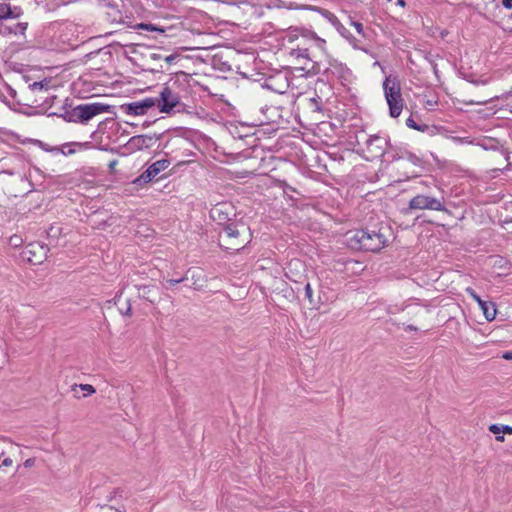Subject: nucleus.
Listing matches in <instances>:
<instances>
[{"instance_id": "nucleus-2", "label": "nucleus", "mask_w": 512, "mask_h": 512, "mask_svg": "<svg viewBox=\"0 0 512 512\" xmlns=\"http://www.w3.org/2000/svg\"><path fill=\"white\" fill-rule=\"evenodd\" d=\"M249 229L243 225H227L219 235L222 247L227 250H239L249 241Z\"/></svg>"}, {"instance_id": "nucleus-24", "label": "nucleus", "mask_w": 512, "mask_h": 512, "mask_svg": "<svg viewBox=\"0 0 512 512\" xmlns=\"http://www.w3.org/2000/svg\"><path fill=\"white\" fill-rule=\"evenodd\" d=\"M406 124L410 128L419 130V127L417 126V124L415 123V121L412 118H408L407 121H406Z\"/></svg>"}, {"instance_id": "nucleus-30", "label": "nucleus", "mask_w": 512, "mask_h": 512, "mask_svg": "<svg viewBox=\"0 0 512 512\" xmlns=\"http://www.w3.org/2000/svg\"><path fill=\"white\" fill-rule=\"evenodd\" d=\"M474 83L477 84V85H479V84L486 85L488 83V79L481 80V81H475Z\"/></svg>"}, {"instance_id": "nucleus-27", "label": "nucleus", "mask_w": 512, "mask_h": 512, "mask_svg": "<svg viewBox=\"0 0 512 512\" xmlns=\"http://www.w3.org/2000/svg\"><path fill=\"white\" fill-rule=\"evenodd\" d=\"M502 5L507 9H512V0H502Z\"/></svg>"}, {"instance_id": "nucleus-18", "label": "nucleus", "mask_w": 512, "mask_h": 512, "mask_svg": "<svg viewBox=\"0 0 512 512\" xmlns=\"http://www.w3.org/2000/svg\"><path fill=\"white\" fill-rule=\"evenodd\" d=\"M333 68L335 69V71H333V73L338 72L339 76L344 81H350L351 71L347 67L343 66L342 64H336L333 66Z\"/></svg>"}, {"instance_id": "nucleus-21", "label": "nucleus", "mask_w": 512, "mask_h": 512, "mask_svg": "<svg viewBox=\"0 0 512 512\" xmlns=\"http://www.w3.org/2000/svg\"><path fill=\"white\" fill-rule=\"evenodd\" d=\"M305 295L309 299V301H312L313 290L310 283H307L305 286Z\"/></svg>"}, {"instance_id": "nucleus-9", "label": "nucleus", "mask_w": 512, "mask_h": 512, "mask_svg": "<svg viewBox=\"0 0 512 512\" xmlns=\"http://www.w3.org/2000/svg\"><path fill=\"white\" fill-rule=\"evenodd\" d=\"M466 292L478 303L485 319L489 322L493 321L497 314L496 305L482 300L471 287H467Z\"/></svg>"}, {"instance_id": "nucleus-31", "label": "nucleus", "mask_w": 512, "mask_h": 512, "mask_svg": "<svg viewBox=\"0 0 512 512\" xmlns=\"http://www.w3.org/2000/svg\"><path fill=\"white\" fill-rule=\"evenodd\" d=\"M175 59V56L170 55L165 58L166 62L171 63Z\"/></svg>"}, {"instance_id": "nucleus-25", "label": "nucleus", "mask_w": 512, "mask_h": 512, "mask_svg": "<svg viewBox=\"0 0 512 512\" xmlns=\"http://www.w3.org/2000/svg\"><path fill=\"white\" fill-rule=\"evenodd\" d=\"M20 242H21V240L17 236H13L10 238V243L13 244L14 246H18L20 244Z\"/></svg>"}, {"instance_id": "nucleus-32", "label": "nucleus", "mask_w": 512, "mask_h": 512, "mask_svg": "<svg viewBox=\"0 0 512 512\" xmlns=\"http://www.w3.org/2000/svg\"><path fill=\"white\" fill-rule=\"evenodd\" d=\"M397 4L401 7H405L406 3L404 0H397Z\"/></svg>"}, {"instance_id": "nucleus-23", "label": "nucleus", "mask_w": 512, "mask_h": 512, "mask_svg": "<svg viewBox=\"0 0 512 512\" xmlns=\"http://www.w3.org/2000/svg\"><path fill=\"white\" fill-rule=\"evenodd\" d=\"M35 458H28L24 461L23 465L25 468H31L35 465Z\"/></svg>"}, {"instance_id": "nucleus-11", "label": "nucleus", "mask_w": 512, "mask_h": 512, "mask_svg": "<svg viewBox=\"0 0 512 512\" xmlns=\"http://www.w3.org/2000/svg\"><path fill=\"white\" fill-rule=\"evenodd\" d=\"M302 33H303V30L292 29L287 33L286 38H287V41L290 43H292L294 41H299V44H298L299 51L301 50L300 47L302 46L303 58L308 59L309 58L308 50L310 47H312V42H311V40L304 41L302 39Z\"/></svg>"}, {"instance_id": "nucleus-20", "label": "nucleus", "mask_w": 512, "mask_h": 512, "mask_svg": "<svg viewBox=\"0 0 512 512\" xmlns=\"http://www.w3.org/2000/svg\"><path fill=\"white\" fill-rule=\"evenodd\" d=\"M26 29H27V23H17L15 25L14 29H10V32L15 33V34H17V33L23 34Z\"/></svg>"}, {"instance_id": "nucleus-10", "label": "nucleus", "mask_w": 512, "mask_h": 512, "mask_svg": "<svg viewBox=\"0 0 512 512\" xmlns=\"http://www.w3.org/2000/svg\"><path fill=\"white\" fill-rule=\"evenodd\" d=\"M158 102L160 111L163 113H169L174 107H176L179 100L178 97L168 87H165L160 92V99Z\"/></svg>"}, {"instance_id": "nucleus-33", "label": "nucleus", "mask_w": 512, "mask_h": 512, "mask_svg": "<svg viewBox=\"0 0 512 512\" xmlns=\"http://www.w3.org/2000/svg\"><path fill=\"white\" fill-rule=\"evenodd\" d=\"M180 281H181V280H171V281H170V283L174 285V284L179 283Z\"/></svg>"}, {"instance_id": "nucleus-15", "label": "nucleus", "mask_w": 512, "mask_h": 512, "mask_svg": "<svg viewBox=\"0 0 512 512\" xmlns=\"http://www.w3.org/2000/svg\"><path fill=\"white\" fill-rule=\"evenodd\" d=\"M489 431L495 435V440L497 442L505 441V434L512 435V426L502 425V424H491L488 427Z\"/></svg>"}, {"instance_id": "nucleus-13", "label": "nucleus", "mask_w": 512, "mask_h": 512, "mask_svg": "<svg viewBox=\"0 0 512 512\" xmlns=\"http://www.w3.org/2000/svg\"><path fill=\"white\" fill-rule=\"evenodd\" d=\"M154 138L149 135H136L129 139L127 145L130 149L143 150L150 148L154 143Z\"/></svg>"}, {"instance_id": "nucleus-12", "label": "nucleus", "mask_w": 512, "mask_h": 512, "mask_svg": "<svg viewBox=\"0 0 512 512\" xmlns=\"http://www.w3.org/2000/svg\"><path fill=\"white\" fill-rule=\"evenodd\" d=\"M170 165V162L166 159H161L151 164L146 171L141 175V179L144 181H151L160 172L166 170Z\"/></svg>"}, {"instance_id": "nucleus-7", "label": "nucleus", "mask_w": 512, "mask_h": 512, "mask_svg": "<svg viewBox=\"0 0 512 512\" xmlns=\"http://www.w3.org/2000/svg\"><path fill=\"white\" fill-rule=\"evenodd\" d=\"M157 103V100L154 98H145L140 101H135L132 103H128L124 105V109L127 114L133 116H140L147 113V111L153 108Z\"/></svg>"}, {"instance_id": "nucleus-4", "label": "nucleus", "mask_w": 512, "mask_h": 512, "mask_svg": "<svg viewBox=\"0 0 512 512\" xmlns=\"http://www.w3.org/2000/svg\"><path fill=\"white\" fill-rule=\"evenodd\" d=\"M110 111V106L102 103H90L78 105L74 109V114L82 121L87 122L96 115Z\"/></svg>"}, {"instance_id": "nucleus-22", "label": "nucleus", "mask_w": 512, "mask_h": 512, "mask_svg": "<svg viewBox=\"0 0 512 512\" xmlns=\"http://www.w3.org/2000/svg\"><path fill=\"white\" fill-rule=\"evenodd\" d=\"M351 25L355 27L356 31L359 34H361V35L364 34L363 25L361 23L352 21Z\"/></svg>"}, {"instance_id": "nucleus-26", "label": "nucleus", "mask_w": 512, "mask_h": 512, "mask_svg": "<svg viewBox=\"0 0 512 512\" xmlns=\"http://www.w3.org/2000/svg\"><path fill=\"white\" fill-rule=\"evenodd\" d=\"M12 464H13V461L9 457L5 458L2 462V465L5 467H10V466H12Z\"/></svg>"}, {"instance_id": "nucleus-3", "label": "nucleus", "mask_w": 512, "mask_h": 512, "mask_svg": "<svg viewBox=\"0 0 512 512\" xmlns=\"http://www.w3.org/2000/svg\"><path fill=\"white\" fill-rule=\"evenodd\" d=\"M383 89L389 106L390 116L396 118L403 109L400 83L396 77L388 76L383 83Z\"/></svg>"}, {"instance_id": "nucleus-6", "label": "nucleus", "mask_w": 512, "mask_h": 512, "mask_svg": "<svg viewBox=\"0 0 512 512\" xmlns=\"http://www.w3.org/2000/svg\"><path fill=\"white\" fill-rule=\"evenodd\" d=\"M48 249L40 243H30L23 251L24 258L36 265L43 262L47 256Z\"/></svg>"}, {"instance_id": "nucleus-1", "label": "nucleus", "mask_w": 512, "mask_h": 512, "mask_svg": "<svg viewBox=\"0 0 512 512\" xmlns=\"http://www.w3.org/2000/svg\"><path fill=\"white\" fill-rule=\"evenodd\" d=\"M345 243L353 250L377 252L388 244V239L380 232L357 229L346 233Z\"/></svg>"}, {"instance_id": "nucleus-16", "label": "nucleus", "mask_w": 512, "mask_h": 512, "mask_svg": "<svg viewBox=\"0 0 512 512\" xmlns=\"http://www.w3.org/2000/svg\"><path fill=\"white\" fill-rule=\"evenodd\" d=\"M22 14L20 8H11V6L7 4L0 5V21L8 18H18Z\"/></svg>"}, {"instance_id": "nucleus-14", "label": "nucleus", "mask_w": 512, "mask_h": 512, "mask_svg": "<svg viewBox=\"0 0 512 512\" xmlns=\"http://www.w3.org/2000/svg\"><path fill=\"white\" fill-rule=\"evenodd\" d=\"M302 39L305 40H311L312 47H315L318 49L321 53H326V41L322 38H320L315 32L303 29L302 33Z\"/></svg>"}, {"instance_id": "nucleus-28", "label": "nucleus", "mask_w": 512, "mask_h": 512, "mask_svg": "<svg viewBox=\"0 0 512 512\" xmlns=\"http://www.w3.org/2000/svg\"><path fill=\"white\" fill-rule=\"evenodd\" d=\"M502 358L505 360H512V351H507L503 353Z\"/></svg>"}, {"instance_id": "nucleus-19", "label": "nucleus", "mask_w": 512, "mask_h": 512, "mask_svg": "<svg viewBox=\"0 0 512 512\" xmlns=\"http://www.w3.org/2000/svg\"><path fill=\"white\" fill-rule=\"evenodd\" d=\"M138 29L147 30V31H157L160 33H164L165 30L163 28H159L157 26H154L153 24H147V23H140L137 25Z\"/></svg>"}, {"instance_id": "nucleus-8", "label": "nucleus", "mask_w": 512, "mask_h": 512, "mask_svg": "<svg viewBox=\"0 0 512 512\" xmlns=\"http://www.w3.org/2000/svg\"><path fill=\"white\" fill-rule=\"evenodd\" d=\"M388 141L386 138L373 135L367 140V152L370 154V158L374 159L381 157L385 154Z\"/></svg>"}, {"instance_id": "nucleus-29", "label": "nucleus", "mask_w": 512, "mask_h": 512, "mask_svg": "<svg viewBox=\"0 0 512 512\" xmlns=\"http://www.w3.org/2000/svg\"><path fill=\"white\" fill-rule=\"evenodd\" d=\"M463 103H464V104H467V105H474V104H478V105H480V104H485V103H486V101H482V102H480V101H479V102H476V101L470 100V101H463Z\"/></svg>"}, {"instance_id": "nucleus-34", "label": "nucleus", "mask_w": 512, "mask_h": 512, "mask_svg": "<svg viewBox=\"0 0 512 512\" xmlns=\"http://www.w3.org/2000/svg\"><path fill=\"white\" fill-rule=\"evenodd\" d=\"M77 145H78L80 148H82V147L86 146V145H87V143H86V144L78 143Z\"/></svg>"}, {"instance_id": "nucleus-5", "label": "nucleus", "mask_w": 512, "mask_h": 512, "mask_svg": "<svg viewBox=\"0 0 512 512\" xmlns=\"http://www.w3.org/2000/svg\"><path fill=\"white\" fill-rule=\"evenodd\" d=\"M409 207L411 209H428V210H435V211H444L445 207L436 198L426 196V195H417L414 198L411 199L409 203Z\"/></svg>"}, {"instance_id": "nucleus-17", "label": "nucleus", "mask_w": 512, "mask_h": 512, "mask_svg": "<svg viewBox=\"0 0 512 512\" xmlns=\"http://www.w3.org/2000/svg\"><path fill=\"white\" fill-rule=\"evenodd\" d=\"M71 393L73 398L81 399L94 394L95 389L93 386H72Z\"/></svg>"}]
</instances>
